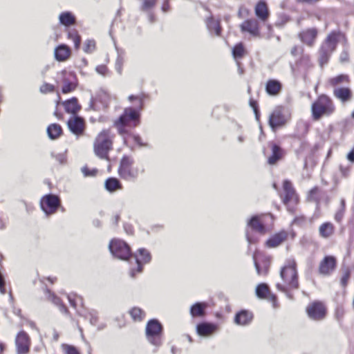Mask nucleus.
<instances>
[{"mask_svg":"<svg viewBox=\"0 0 354 354\" xmlns=\"http://www.w3.org/2000/svg\"><path fill=\"white\" fill-rule=\"evenodd\" d=\"M133 160L128 156H124L120 161L118 173L120 176L127 180H133L137 178L138 172L137 169L132 167Z\"/></svg>","mask_w":354,"mask_h":354,"instance_id":"7","label":"nucleus"},{"mask_svg":"<svg viewBox=\"0 0 354 354\" xmlns=\"http://www.w3.org/2000/svg\"><path fill=\"white\" fill-rule=\"evenodd\" d=\"M15 343L18 354H27L29 352L30 338L24 331H21L17 335Z\"/></svg>","mask_w":354,"mask_h":354,"instance_id":"17","label":"nucleus"},{"mask_svg":"<svg viewBox=\"0 0 354 354\" xmlns=\"http://www.w3.org/2000/svg\"><path fill=\"white\" fill-rule=\"evenodd\" d=\"M0 291L3 294L6 293L5 281H4V279L1 272H0Z\"/></svg>","mask_w":354,"mask_h":354,"instance_id":"58","label":"nucleus"},{"mask_svg":"<svg viewBox=\"0 0 354 354\" xmlns=\"http://www.w3.org/2000/svg\"><path fill=\"white\" fill-rule=\"evenodd\" d=\"M253 259L257 274L259 275H266L270 268V258L258 254H254L253 255Z\"/></svg>","mask_w":354,"mask_h":354,"instance_id":"14","label":"nucleus"},{"mask_svg":"<svg viewBox=\"0 0 354 354\" xmlns=\"http://www.w3.org/2000/svg\"><path fill=\"white\" fill-rule=\"evenodd\" d=\"M335 231L334 225L329 222H326L320 225L319 228V235L325 239L331 236Z\"/></svg>","mask_w":354,"mask_h":354,"instance_id":"30","label":"nucleus"},{"mask_svg":"<svg viewBox=\"0 0 354 354\" xmlns=\"http://www.w3.org/2000/svg\"><path fill=\"white\" fill-rule=\"evenodd\" d=\"M207 26L210 32H214L216 35H220L221 32V27L220 26V21L216 20L212 17H209L206 21Z\"/></svg>","mask_w":354,"mask_h":354,"instance_id":"32","label":"nucleus"},{"mask_svg":"<svg viewBox=\"0 0 354 354\" xmlns=\"http://www.w3.org/2000/svg\"><path fill=\"white\" fill-rule=\"evenodd\" d=\"M207 307L206 303H196L191 307L190 313L192 317H203Z\"/></svg>","mask_w":354,"mask_h":354,"instance_id":"33","label":"nucleus"},{"mask_svg":"<svg viewBox=\"0 0 354 354\" xmlns=\"http://www.w3.org/2000/svg\"><path fill=\"white\" fill-rule=\"evenodd\" d=\"M109 250L113 256L122 260H127L131 256L129 246L122 240H112L109 244Z\"/></svg>","mask_w":354,"mask_h":354,"instance_id":"8","label":"nucleus"},{"mask_svg":"<svg viewBox=\"0 0 354 354\" xmlns=\"http://www.w3.org/2000/svg\"><path fill=\"white\" fill-rule=\"evenodd\" d=\"M351 277V270L348 268L343 270V275L341 278V284L343 287H346Z\"/></svg>","mask_w":354,"mask_h":354,"instance_id":"47","label":"nucleus"},{"mask_svg":"<svg viewBox=\"0 0 354 354\" xmlns=\"http://www.w3.org/2000/svg\"><path fill=\"white\" fill-rule=\"evenodd\" d=\"M105 187L109 192H115L122 189V185L115 178H109L105 182Z\"/></svg>","mask_w":354,"mask_h":354,"instance_id":"35","label":"nucleus"},{"mask_svg":"<svg viewBox=\"0 0 354 354\" xmlns=\"http://www.w3.org/2000/svg\"><path fill=\"white\" fill-rule=\"evenodd\" d=\"M250 104L252 107L254 111L256 110V109H258L257 102L251 100L250 102Z\"/></svg>","mask_w":354,"mask_h":354,"instance_id":"63","label":"nucleus"},{"mask_svg":"<svg viewBox=\"0 0 354 354\" xmlns=\"http://www.w3.org/2000/svg\"><path fill=\"white\" fill-rule=\"evenodd\" d=\"M306 313L310 319L319 321L325 317L326 309L323 303L314 301L307 306Z\"/></svg>","mask_w":354,"mask_h":354,"instance_id":"12","label":"nucleus"},{"mask_svg":"<svg viewBox=\"0 0 354 354\" xmlns=\"http://www.w3.org/2000/svg\"><path fill=\"white\" fill-rule=\"evenodd\" d=\"M90 322L92 325H95L97 322V317L91 313Z\"/></svg>","mask_w":354,"mask_h":354,"instance_id":"61","label":"nucleus"},{"mask_svg":"<svg viewBox=\"0 0 354 354\" xmlns=\"http://www.w3.org/2000/svg\"><path fill=\"white\" fill-rule=\"evenodd\" d=\"M252 319L253 315L251 312L243 310L236 314L234 322L237 325L246 326L252 322Z\"/></svg>","mask_w":354,"mask_h":354,"instance_id":"24","label":"nucleus"},{"mask_svg":"<svg viewBox=\"0 0 354 354\" xmlns=\"http://www.w3.org/2000/svg\"><path fill=\"white\" fill-rule=\"evenodd\" d=\"M256 15L262 21L266 20L268 17V10L265 2L260 1L255 8Z\"/></svg>","mask_w":354,"mask_h":354,"instance_id":"31","label":"nucleus"},{"mask_svg":"<svg viewBox=\"0 0 354 354\" xmlns=\"http://www.w3.org/2000/svg\"><path fill=\"white\" fill-rule=\"evenodd\" d=\"M134 141L138 144L140 146H146L147 145L144 144L141 141V138L139 136H133Z\"/></svg>","mask_w":354,"mask_h":354,"instance_id":"60","label":"nucleus"},{"mask_svg":"<svg viewBox=\"0 0 354 354\" xmlns=\"http://www.w3.org/2000/svg\"><path fill=\"white\" fill-rule=\"evenodd\" d=\"M288 238V232L286 231H281L279 233L275 234L271 238H270L266 245L269 248H275L281 245Z\"/></svg>","mask_w":354,"mask_h":354,"instance_id":"25","label":"nucleus"},{"mask_svg":"<svg viewBox=\"0 0 354 354\" xmlns=\"http://www.w3.org/2000/svg\"><path fill=\"white\" fill-rule=\"evenodd\" d=\"M71 55L70 48L64 44H62L57 47L55 50V57L59 62L66 61Z\"/></svg>","mask_w":354,"mask_h":354,"instance_id":"26","label":"nucleus"},{"mask_svg":"<svg viewBox=\"0 0 354 354\" xmlns=\"http://www.w3.org/2000/svg\"><path fill=\"white\" fill-rule=\"evenodd\" d=\"M95 48V42L94 40H87L86 41L84 46V50L87 53H91L94 51Z\"/></svg>","mask_w":354,"mask_h":354,"instance_id":"49","label":"nucleus"},{"mask_svg":"<svg viewBox=\"0 0 354 354\" xmlns=\"http://www.w3.org/2000/svg\"><path fill=\"white\" fill-rule=\"evenodd\" d=\"M68 127L73 133L79 135L84 131V122L80 117H71L68 121Z\"/></svg>","mask_w":354,"mask_h":354,"instance_id":"20","label":"nucleus"},{"mask_svg":"<svg viewBox=\"0 0 354 354\" xmlns=\"http://www.w3.org/2000/svg\"><path fill=\"white\" fill-rule=\"evenodd\" d=\"M308 198L309 201L318 202L320 199V189L317 187L313 188L309 192Z\"/></svg>","mask_w":354,"mask_h":354,"instance_id":"44","label":"nucleus"},{"mask_svg":"<svg viewBox=\"0 0 354 354\" xmlns=\"http://www.w3.org/2000/svg\"><path fill=\"white\" fill-rule=\"evenodd\" d=\"M113 136L109 130L102 131L94 142V151L97 156L102 159H108V153L112 149Z\"/></svg>","mask_w":354,"mask_h":354,"instance_id":"4","label":"nucleus"},{"mask_svg":"<svg viewBox=\"0 0 354 354\" xmlns=\"http://www.w3.org/2000/svg\"><path fill=\"white\" fill-rule=\"evenodd\" d=\"M68 37L74 42V46L76 49H78L80 45L81 39L75 30L68 32Z\"/></svg>","mask_w":354,"mask_h":354,"instance_id":"43","label":"nucleus"},{"mask_svg":"<svg viewBox=\"0 0 354 354\" xmlns=\"http://www.w3.org/2000/svg\"><path fill=\"white\" fill-rule=\"evenodd\" d=\"M283 109L281 106H277L270 115L269 124L273 130L286 124V118L283 113Z\"/></svg>","mask_w":354,"mask_h":354,"instance_id":"15","label":"nucleus"},{"mask_svg":"<svg viewBox=\"0 0 354 354\" xmlns=\"http://www.w3.org/2000/svg\"><path fill=\"white\" fill-rule=\"evenodd\" d=\"M304 51V48L301 46H295L292 48L290 50V53L293 56H297L300 54H302Z\"/></svg>","mask_w":354,"mask_h":354,"instance_id":"54","label":"nucleus"},{"mask_svg":"<svg viewBox=\"0 0 354 354\" xmlns=\"http://www.w3.org/2000/svg\"><path fill=\"white\" fill-rule=\"evenodd\" d=\"M282 85L276 80H270L267 82L266 91L270 95H277L281 91Z\"/></svg>","mask_w":354,"mask_h":354,"instance_id":"27","label":"nucleus"},{"mask_svg":"<svg viewBox=\"0 0 354 354\" xmlns=\"http://www.w3.org/2000/svg\"><path fill=\"white\" fill-rule=\"evenodd\" d=\"M53 90H54V86L50 84H44L40 88V91L42 93L51 92Z\"/></svg>","mask_w":354,"mask_h":354,"instance_id":"55","label":"nucleus"},{"mask_svg":"<svg viewBox=\"0 0 354 354\" xmlns=\"http://www.w3.org/2000/svg\"><path fill=\"white\" fill-rule=\"evenodd\" d=\"M59 205V198L55 195L48 194L41 200V209L47 215L55 213Z\"/></svg>","mask_w":354,"mask_h":354,"instance_id":"10","label":"nucleus"},{"mask_svg":"<svg viewBox=\"0 0 354 354\" xmlns=\"http://www.w3.org/2000/svg\"><path fill=\"white\" fill-rule=\"evenodd\" d=\"M335 110L333 100L326 95H320L312 104V114L315 120H319L323 115H331Z\"/></svg>","mask_w":354,"mask_h":354,"instance_id":"5","label":"nucleus"},{"mask_svg":"<svg viewBox=\"0 0 354 354\" xmlns=\"http://www.w3.org/2000/svg\"><path fill=\"white\" fill-rule=\"evenodd\" d=\"M47 133L50 139H56L62 134V129L58 124H52L48 127Z\"/></svg>","mask_w":354,"mask_h":354,"instance_id":"34","label":"nucleus"},{"mask_svg":"<svg viewBox=\"0 0 354 354\" xmlns=\"http://www.w3.org/2000/svg\"><path fill=\"white\" fill-rule=\"evenodd\" d=\"M62 347L65 354H80L78 350L72 345L64 344Z\"/></svg>","mask_w":354,"mask_h":354,"instance_id":"48","label":"nucleus"},{"mask_svg":"<svg viewBox=\"0 0 354 354\" xmlns=\"http://www.w3.org/2000/svg\"><path fill=\"white\" fill-rule=\"evenodd\" d=\"M348 82V76L346 75H339L329 80V83L333 86H336L339 84L347 83Z\"/></svg>","mask_w":354,"mask_h":354,"instance_id":"41","label":"nucleus"},{"mask_svg":"<svg viewBox=\"0 0 354 354\" xmlns=\"http://www.w3.org/2000/svg\"><path fill=\"white\" fill-rule=\"evenodd\" d=\"M241 30L243 32H248L253 36L259 35V23L256 19L245 20L241 25Z\"/></svg>","mask_w":354,"mask_h":354,"instance_id":"19","label":"nucleus"},{"mask_svg":"<svg viewBox=\"0 0 354 354\" xmlns=\"http://www.w3.org/2000/svg\"><path fill=\"white\" fill-rule=\"evenodd\" d=\"M297 65L299 68L308 69L312 66L310 57L308 55H302L299 60L297 62Z\"/></svg>","mask_w":354,"mask_h":354,"instance_id":"39","label":"nucleus"},{"mask_svg":"<svg viewBox=\"0 0 354 354\" xmlns=\"http://www.w3.org/2000/svg\"><path fill=\"white\" fill-rule=\"evenodd\" d=\"M82 173L84 174L85 176H94L97 173V170L94 169L92 170H90L88 167H84L82 169Z\"/></svg>","mask_w":354,"mask_h":354,"instance_id":"53","label":"nucleus"},{"mask_svg":"<svg viewBox=\"0 0 354 354\" xmlns=\"http://www.w3.org/2000/svg\"><path fill=\"white\" fill-rule=\"evenodd\" d=\"M60 23L66 26H69L75 24V18L69 12H62L59 15Z\"/></svg>","mask_w":354,"mask_h":354,"instance_id":"36","label":"nucleus"},{"mask_svg":"<svg viewBox=\"0 0 354 354\" xmlns=\"http://www.w3.org/2000/svg\"><path fill=\"white\" fill-rule=\"evenodd\" d=\"M65 111L68 113L76 114L81 109L78 104L77 99L73 97L71 100L65 101L64 103Z\"/></svg>","mask_w":354,"mask_h":354,"instance_id":"28","label":"nucleus"},{"mask_svg":"<svg viewBox=\"0 0 354 354\" xmlns=\"http://www.w3.org/2000/svg\"><path fill=\"white\" fill-rule=\"evenodd\" d=\"M272 154L268 157V162L269 165H274L284 156V151L277 145L271 144Z\"/></svg>","mask_w":354,"mask_h":354,"instance_id":"23","label":"nucleus"},{"mask_svg":"<svg viewBox=\"0 0 354 354\" xmlns=\"http://www.w3.org/2000/svg\"><path fill=\"white\" fill-rule=\"evenodd\" d=\"M284 196L283 198V203L287 206L288 211L292 212L295 205L298 202V197L292 183L286 180L283 185Z\"/></svg>","mask_w":354,"mask_h":354,"instance_id":"9","label":"nucleus"},{"mask_svg":"<svg viewBox=\"0 0 354 354\" xmlns=\"http://www.w3.org/2000/svg\"><path fill=\"white\" fill-rule=\"evenodd\" d=\"M256 293L257 297L261 299L268 298L270 295L269 288L266 283L259 284L256 288Z\"/></svg>","mask_w":354,"mask_h":354,"instance_id":"37","label":"nucleus"},{"mask_svg":"<svg viewBox=\"0 0 354 354\" xmlns=\"http://www.w3.org/2000/svg\"><path fill=\"white\" fill-rule=\"evenodd\" d=\"M162 326L157 319H151L146 326V336L148 341L158 347L162 344Z\"/></svg>","mask_w":354,"mask_h":354,"instance_id":"6","label":"nucleus"},{"mask_svg":"<svg viewBox=\"0 0 354 354\" xmlns=\"http://www.w3.org/2000/svg\"><path fill=\"white\" fill-rule=\"evenodd\" d=\"M59 76L58 82L62 84V93H68L75 89V77L73 73L68 72L66 71H62Z\"/></svg>","mask_w":354,"mask_h":354,"instance_id":"11","label":"nucleus"},{"mask_svg":"<svg viewBox=\"0 0 354 354\" xmlns=\"http://www.w3.org/2000/svg\"><path fill=\"white\" fill-rule=\"evenodd\" d=\"M245 53V48L241 43L236 44L232 50L233 56L236 59L242 58Z\"/></svg>","mask_w":354,"mask_h":354,"instance_id":"42","label":"nucleus"},{"mask_svg":"<svg viewBox=\"0 0 354 354\" xmlns=\"http://www.w3.org/2000/svg\"><path fill=\"white\" fill-rule=\"evenodd\" d=\"M333 95L342 103L351 101L353 97V93L351 90L347 87L335 88L333 91Z\"/></svg>","mask_w":354,"mask_h":354,"instance_id":"21","label":"nucleus"},{"mask_svg":"<svg viewBox=\"0 0 354 354\" xmlns=\"http://www.w3.org/2000/svg\"><path fill=\"white\" fill-rule=\"evenodd\" d=\"M98 100L99 96L95 99H92L91 101L90 108L95 111L99 110Z\"/></svg>","mask_w":354,"mask_h":354,"instance_id":"56","label":"nucleus"},{"mask_svg":"<svg viewBox=\"0 0 354 354\" xmlns=\"http://www.w3.org/2000/svg\"><path fill=\"white\" fill-rule=\"evenodd\" d=\"M156 0H144L142 6V10L143 11H147L154 7L156 5Z\"/></svg>","mask_w":354,"mask_h":354,"instance_id":"50","label":"nucleus"},{"mask_svg":"<svg viewBox=\"0 0 354 354\" xmlns=\"http://www.w3.org/2000/svg\"><path fill=\"white\" fill-rule=\"evenodd\" d=\"M132 319L136 322L142 321L145 317V313L140 308L134 307L129 311Z\"/></svg>","mask_w":354,"mask_h":354,"instance_id":"38","label":"nucleus"},{"mask_svg":"<svg viewBox=\"0 0 354 354\" xmlns=\"http://www.w3.org/2000/svg\"><path fill=\"white\" fill-rule=\"evenodd\" d=\"M133 99H139V101H140V109H142V100L140 99L139 97L134 96V95H130L129 97V100L131 101Z\"/></svg>","mask_w":354,"mask_h":354,"instance_id":"62","label":"nucleus"},{"mask_svg":"<svg viewBox=\"0 0 354 354\" xmlns=\"http://www.w3.org/2000/svg\"><path fill=\"white\" fill-rule=\"evenodd\" d=\"M336 266V259L333 256H326L319 263V272L322 275H330L335 270Z\"/></svg>","mask_w":354,"mask_h":354,"instance_id":"16","label":"nucleus"},{"mask_svg":"<svg viewBox=\"0 0 354 354\" xmlns=\"http://www.w3.org/2000/svg\"><path fill=\"white\" fill-rule=\"evenodd\" d=\"M124 227L125 231L128 234H131L132 232V229H131V225L126 224V225H124Z\"/></svg>","mask_w":354,"mask_h":354,"instance_id":"64","label":"nucleus"},{"mask_svg":"<svg viewBox=\"0 0 354 354\" xmlns=\"http://www.w3.org/2000/svg\"><path fill=\"white\" fill-rule=\"evenodd\" d=\"M263 223V216H254L249 220L248 226L260 234H264L266 232V228Z\"/></svg>","mask_w":354,"mask_h":354,"instance_id":"22","label":"nucleus"},{"mask_svg":"<svg viewBox=\"0 0 354 354\" xmlns=\"http://www.w3.org/2000/svg\"><path fill=\"white\" fill-rule=\"evenodd\" d=\"M342 37V35L340 32L334 31L325 39L319 50V62L321 66L327 64Z\"/></svg>","mask_w":354,"mask_h":354,"instance_id":"3","label":"nucleus"},{"mask_svg":"<svg viewBox=\"0 0 354 354\" xmlns=\"http://www.w3.org/2000/svg\"><path fill=\"white\" fill-rule=\"evenodd\" d=\"M46 293L48 294V299L52 301L55 305L59 306L60 308V310L63 313L67 312L66 307L62 304L61 299L55 295L53 293L50 292V290H47Z\"/></svg>","mask_w":354,"mask_h":354,"instance_id":"40","label":"nucleus"},{"mask_svg":"<svg viewBox=\"0 0 354 354\" xmlns=\"http://www.w3.org/2000/svg\"><path fill=\"white\" fill-rule=\"evenodd\" d=\"M339 169L342 176L346 177L349 175L351 167L349 166L344 167L343 165H340Z\"/></svg>","mask_w":354,"mask_h":354,"instance_id":"57","label":"nucleus"},{"mask_svg":"<svg viewBox=\"0 0 354 354\" xmlns=\"http://www.w3.org/2000/svg\"><path fill=\"white\" fill-rule=\"evenodd\" d=\"M344 212H345V201H344V199H342L341 203H340V207L335 215V219L339 223L341 222V221L342 220V218L344 217Z\"/></svg>","mask_w":354,"mask_h":354,"instance_id":"45","label":"nucleus"},{"mask_svg":"<svg viewBox=\"0 0 354 354\" xmlns=\"http://www.w3.org/2000/svg\"><path fill=\"white\" fill-rule=\"evenodd\" d=\"M216 329L214 324L209 323H202L197 326V333L202 336L209 335Z\"/></svg>","mask_w":354,"mask_h":354,"instance_id":"29","label":"nucleus"},{"mask_svg":"<svg viewBox=\"0 0 354 354\" xmlns=\"http://www.w3.org/2000/svg\"><path fill=\"white\" fill-rule=\"evenodd\" d=\"M95 70L97 72V73H99V74H100V75H102L103 76L108 75L109 73V69L106 67V66H105V65L97 66L96 67Z\"/></svg>","mask_w":354,"mask_h":354,"instance_id":"52","label":"nucleus"},{"mask_svg":"<svg viewBox=\"0 0 354 354\" xmlns=\"http://www.w3.org/2000/svg\"><path fill=\"white\" fill-rule=\"evenodd\" d=\"M140 124V113L136 109L126 108L118 119L115 120L114 125L120 134H125L128 129L137 127Z\"/></svg>","mask_w":354,"mask_h":354,"instance_id":"2","label":"nucleus"},{"mask_svg":"<svg viewBox=\"0 0 354 354\" xmlns=\"http://www.w3.org/2000/svg\"><path fill=\"white\" fill-rule=\"evenodd\" d=\"M124 64V57L121 55H118L115 62V68L119 74L122 73V66Z\"/></svg>","mask_w":354,"mask_h":354,"instance_id":"51","label":"nucleus"},{"mask_svg":"<svg viewBox=\"0 0 354 354\" xmlns=\"http://www.w3.org/2000/svg\"><path fill=\"white\" fill-rule=\"evenodd\" d=\"M162 10L164 12H168L169 10V0H165L162 6Z\"/></svg>","mask_w":354,"mask_h":354,"instance_id":"59","label":"nucleus"},{"mask_svg":"<svg viewBox=\"0 0 354 354\" xmlns=\"http://www.w3.org/2000/svg\"><path fill=\"white\" fill-rule=\"evenodd\" d=\"M138 254H135L136 261L138 265L136 270H131L130 275L131 277H134L136 272H141L142 270V263H147L150 262L151 256L150 252L145 248H140L138 250Z\"/></svg>","mask_w":354,"mask_h":354,"instance_id":"13","label":"nucleus"},{"mask_svg":"<svg viewBox=\"0 0 354 354\" xmlns=\"http://www.w3.org/2000/svg\"><path fill=\"white\" fill-rule=\"evenodd\" d=\"M317 33L315 28H311L300 32L298 37L302 43L311 47L315 44Z\"/></svg>","mask_w":354,"mask_h":354,"instance_id":"18","label":"nucleus"},{"mask_svg":"<svg viewBox=\"0 0 354 354\" xmlns=\"http://www.w3.org/2000/svg\"><path fill=\"white\" fill-rule=\"evenodd\" d=\"M297 264L295 260H289L281 268L280 275L284 284L277 283V287L283 292H287L288 289H296L299 286L297 272Z\"/></svg>","mask_w":354,"mask_h":354,"instance_id":"1","label":"nucleus"},{"mask_svg":"<svg viewBox=\"0 0 354 354\" xmlns=\"http://www.w3.org/2000/svg\"><path fill=\"white\" fill-rule=\"evenodd\" d=\"M68 299L71 306L74 308H76L79 304L82 306L83 305L82 298L80 296L68 295Z\"/></svg>","mask_w":354,"mask_h":354,"instance_id":"46","label":"nucleus"}]
</instances>
